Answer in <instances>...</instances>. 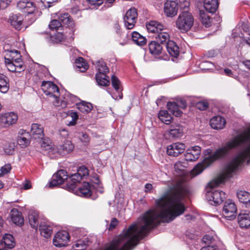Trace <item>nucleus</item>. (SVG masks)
Here are the masks:
<instances>
[{"label": "nucleus", "instance_id": "obj_1", "mask_svg": "<svg viewBox=\"0 0 250 250\" xmlns=\"http://www.w3.org/2000/svg\"><path fill=\"white\" fill-rule=\"evenodd\" d=\"M155 203L156 209L146 211L140 220L115 238L104 250H131L161 222L168 223V190Z\"/></svg>", "mask_w": 250, "mask_h": 250}, {"label": "nucleus", "instance_id": "obj_2", "mask_svg": "<svg viewBox=\"0 0 250 250\" xmlns=\"http://www.w3.org/2000/svg\"><path fill=\"white\" fill-rule=\"evenodd\" d=\"M240 145L246 146L245 149L226 166L224 171L219 177L210 181L208 184L210 188L217 187L227 179L235 174L238 167L244 162L250 164V127L228 141L213 154L205 157L203 161L198 164L191 171V175L194 177L200 174L216 160L226 156L231 150Z\"/></svg>", "mask_w": 250, "mask_h": 250}, {"label": "nucleus", "instance_id": "obj_3", "mask_svg": "<svg viewBox=\"0 0 250 250\" xmlns=\"http://www.w3.org/2000/svg\"><path fill=\"white\" fill-rule=\"evenodd\" d=\"M194 18L188 10H183L179 15L176 21V27L182 32L190 29L193 25Z\"/></svg>", "mask_w": 250, "mask_h": 250}, {"label": "nucleus", "instance_id": "obj_4", "mask_svg": "<svg viewBox=\"0 0 250 250\" xmlns=\"http://www.w3.org/2000/svg\"><path fill=\"white\" fill-rule=\"evenodd\" d=\"M42 89L43 92L50 97H53L55 99L54 104L55 106H63L65 105V103L62 101L60 103L59 99L60 97V91L58 87L52 82L47 81L42 82Z\"/></svg>", "mask_w": 250, "mask_h": 250}, {"label": "nucleus", "instance_id": "obj_5", "mask_svg": "<svg viewBox=\"0 0 250 250\" xmlns=\"http://www.w3.org/2000/svg\"><path fill=\"white\" fill-rule=\"evenodd\" d=\"M96 68L98 73L96 74V80L98 85L101 86H107L110 83L109 78L106 75L109 72V69L106 63L103 61L96 62Z\"/></svg>", "mask_w": 250, "mask_h": 250}, {"label": "nucleus", "instance_id": "obj_6", "mask_svg": "<svg viewBox=\"0 0 250 250\" xmlns=\"http://www.w3.org/2000/svg\"><path fill=\"white\" fill-rule=\"evenodd\" d=\"M59 20H53L51 21L49 26L52 30H58L62 25H66L69 28L73 29L75 26L74 21L70 18L68 14H61L59 17Z\"/></svg>", "mask_w": 250, "mask_h": 250}, {"label": "nucleus", "instance_id": "obj_7", "mask_svg": "<svg viewBox=\"0 0 250 250\" xmlns=\"http://www.w3.org/2000/svg\"><path fill=\"white\" fill-rule=\"evenodd\" d=\"M206 197L209 201L212 202L211 205L215 206L222 203L226 198L225 192L219 190L208 191Z\"/></svg>", "mask_w": 250, "mask_h": 250}, {"label": "nucleus", "instance_id": "obj_8", "mask_svg": "<svg viewBox=\"0 0 250 250\" xmlns=\"http://www.w3.org/2000/svg\"><path fill=\"white\" fill-rule=\"evenodd\" d=\"M223 214L229 220L235 218L237 214V208L235 203L231 200L226 201L223 207Z\"/></svg>", "mask_w": 250, "mask_h": 250}, {"label": "nucleus", "instance_id": "obj_9", "mask_svg": "<svg viewBox=\"0 0 250 250\" xmlns=\"http://www.w3.org/2000/svg\"><path fill=\"white\" fill-rule=\"evenodd\" d=\"M138 16L137 10L135 8H131L127 11L124 17L125 25L127 29H132L135 25Z\"/></svg>", "mask_w": 250, "mask_h": 250}, {"label": "nucleus", "instance_id": "obj_10", "mask_svg": "<svg viewBox=\"0 0 250 250\" xmlns=\"http://www.w3.org/2000/svg\"><path fill=\"white\" fill-rule=\"evenodd\" d=\"M69 241V235L66 231L58 232L54 236L53 242L57 247H64Z\"/></svg>", "mask_w": 250, "mask_h": 250}, {"label": "nucleus", "instance_id": "obj_11", "mask_svg": "<svg viewBox=\"0 0 250 250\" xmlns=\"http://www.w3.org/2000/svg\"><path fill=\"white\" fill-rule=\"evenodd\" d=\"M18 120V115L14 112H8L2 114L0 117V124L7 127L15 124Z\"/></svg>", "mask_w": 250, "mask_h": 250}, {"label": "nucleus", "instance_id": "obj_12", "mask_svg": "<svg viewBox=\"0 0 250 250\" xmlns=\"http://www.w3.org/2000/svg\"><path fill=\"white\" fill-rule=\"evenodd\" d=\"M178 3L176 0H167L165 3L164 13L167 17H173L177 14Z\"/></svg>", "mask_w": 250, "mask_h": 250}, {"label": "nucleus", "instance_id": "obj_13", "mask_svg": "<svg viewBox=\"0 0 250 250\" xmlns=\"http://www.w3.org/2000/svg\"><path fill=\"white\" fill-rule=\"evenodd\" d=\"M66 174L67 172L64 170L61 169L58 171L53 175L52 180L49 183V187L52 188L63 183L68 178Z\"/></svg>", "mask_w": 250, "mask_h": 250}, {"label": "nucleus", "instance_id": "obj_14", "mask_svg": "<svg viewBox=\"0 0 250 250\" xmlns=\"http://www.w3.org/2000/svg\"><path fill=\"white\" fill-rule=\"evenodd\" d=\"M186 146L184 144L176 143L167 146V154L171 156L177 157L182 153L185 150Z\"/></svg>", "mask_w": 250, "mask_h": 250}, {"label": "nucleus", "instance_id": "obj_15", "mask_svg": "<svg viewBox=\"0 0 250 250\" xmlns=\"http://www.w3.org/2000/svg\"><path fill=\"white\" fill-rule=\"evenodd\" d=\"M14 237L9 234H5L0 241V250H7L11 249L15 246Z\"/></svg>", "mask_w": 250, "mask_h": 250}, {"label": "nucleus", "instance_id": "obj_16", "mask_svg": "<svg viewBox=\"0 0 250 250\" xmlns=\"http://www.w3.org/2000/svg\"><path fill=\"white\" fill-rule=\"evenodd\" d=\"M238 223L242 228L250 227V213L248 210H243L239 214Z\"/></svg>", "mask_w": 250, "mask_h": 250}, {"label": "nucleus", "instance_id": "obj_17", "mask_svg": "<svg viewBox=\"0 0 250 250\" xmlns=\"http://www.w3.org/2000/svg\"><path fill=\"white\" fill-rule=\"evenodd\" d=\"M8 21L16 30H20L23 27V17L21 15L12 14L10 16Z\"/></svg>", "mask_w": 250, "mask_h": 250}, {"label": "nucleus", "instance_id": "obj_18", "mask_svg": "<svg viewBox=\"0 0 250 250\" xmlns=\"http://www.w3.org/2000/svg\"><path fill=\"white\" fill-rule=\"evenodd\" d=\"M201 154V147L195 146L187 150L185 159L187 161H193L197 160Z\"/></svg>", "mask_w": 250, "mask_h": 250}, {"label": "nucleus", "instance_id": "obj_19", "mask_svg": "<svg viewBox=\"0 0 250 250\" xmlns=\"http://www.w3.org/2000/svg\"><path fill=\"white\" fill-rule=\"evenodd\" d=\"M146 25L149 33H154L156 35L164 29V26L162 24L155 21L147 22Z\"/></svg>", "mask_w": 250, "mask_h": 250}, {"label": "nucleus", "instance_id": "obj_20", "mask_svg": "<svg viewBox=\"0 0 250 250\" xmlns=\"http://www.w3.org/2000/svg\"><path fill=\"white\" fill-rule=\"evenodd\" d=\"M56 148H57V151H55V154L58 153L59 155L65 154L73 150L74 146L70 141L65 140L63 144L60 146L59 148L56 147Z\"/></svg>", "mask_w": 250, "mask_h": 250}, {"label": "nucleus", "instance_id": "obj_21", "mask_svg": "<svg viewBox=\"0 0 250 250\" xmlns=\"http://www.w3.org/2000/svg\"><path fill=\"white\" fill-rule=\"evenodd\" d=\"M225 125V119L220 116H215L210 120V126L215 129H221L224 128Z\"/></svg>", "mask_w": 250, "mask_h": 250}, {"label": "nucleus", "instance_id": "obj_22", "mask_svg": "<svg viewBox=\"0 0 250 250\" xmlns=\"http://www.w3.org/2000/svg\"><path fill=\"white\" fill-rule=\"evenodd\" d=\"M82 178L77 173L72 174L67 184V188L69 191H74L76 188V185L80 183Z\"/></svg>", "mask_w": 250, "mask_h": 250}, {"label": "nucleus", "instance_id": "obj_23", "mask_svg": "<svg viewBox=\"0 0 250 250\" xmlns=\"http://www.w3.org/2000/svg\"><path fill=\"white\" fill-rule=\"evenodd\" d=\"M78 195L83 197H88L91 195V189L90 184L87 182H84L82 186L76 190Z\"/></svg>", "mask_w": 250, "mask_h": 250}, {"label": "nucleus", "instance_id": "obj_24", "mask_svg": "<svg viewBox=\"0 0 250 250\" xmlns=\"http://www.w3.org/2000/svg\"><path fill=\"white\" fill-rule=\"evenodd\" d=\"M11 218L12 222L19 226L22 225L24 223L23 218L21 214L17 209L13 208L10 212Z\"/></svg>", "mask_w": 250, "mask_h": 250}, {"label": "nucleus", "instance_id": "obj_25", "mask_svg": "<svg viewBox=\"0 0 250 250\" xmlns=\"http://www.w3.org/2000/svg\"><path fill=\"white\" fill-rule=\"evenodd\" d=\"M31 133L35 139H42L44 136L43 129L41 125L33 124L31 126Z\"/></svg>", "mask_w": 250, "mask_h": 250}, {"label": "nucleus", "instance_id": "obj_26", "mask_svg": "<svg viewBox=\"0 0 250 250\" xmlns=\"http://www.w3.org/2000/svg\"><path fill=\"white\" fill-rule=\"evenodd\" d=\"M41 139V146L46 150L48 151V154L50 156L51 155L55 154V151H57L56 147H52L50 140L48 138H44Z\"/></svg>", "mask_w": 250, "mask_h": 250}, {"label": "nucleus", "instance_id": "obj_27", "mask_svg": "<svg viewBox=\"0 0 250 250\" xmlns=\"http://www.w3.org/2000/svg\"><path fill=\"white\" fill-rule=\"evenodd\" d=\"M237 196L239 201L246 205L250 207V193L247 191L240 190L237 191Z\"/></svg>", "mask_w": 250, "mask_h": 250}, {"label": "nucleus", "instance_id": "obj_28", "mask_svg": "<svg viewBox=\"0 0 250 250\" xmlns=\"http://www.w3.org/2000/svg\"><path fill=\"white\" fill-rule=\"evenodd\" d=\"M217 0H204V7L209 13H214L218 8Z\"/></svg>", "mask_w": 250, "mask_h": 250}, {"label": "nucleus", "instance_id": "obj_29", "mask_svg": "<svg viewBox=\"0 0 250 250\" xmlns=\"http://www.w3.org/2000/svg\"><path fill=\"white\" fill-rule=\"evenodd\" d=\"M166 46L168 53L174 57H177L179 53V47L172 41L167 42Z\"/></svg>", "mask_w": 250, "mask_h": 250}, {"label": "nucleus", "instance_id": "obj_30", "mask_svg": "<svg viewBox=\"0 0 250 250\" xmlns=\"http://www.w3.org/2000/svg\"><path fill=\"white\" fill-rule=\"evenodd\" d=\"M156 41L161 44H167V42H170V36L168 32L161 31L159 32L155 35Z\"/></svg>", "mask_w": 250, "mask_h": 250}, {"label": "nucleus", "instance_id": "obj_31", "mask_svg": "<svg viewBox=\"0 0 250 250\" xmlns=\"http://www.w3.org/2000/svg\"><path fill=\"white\" fill-rule=\"evenodd\" d=\"M163 47L156 41H152L149 44V50L153 55H158L162 53Z\"/></svg>", "mask_w": 250, "mask_h": 250}, {"label": "nucleus", "instance_id": "obj_32", "mask_svg": "<svg viewBox=\"0 0 250 250\" xmlns=\"http://www.w3.org/2000/svg\"><path fill=\"white\" fill-rule=\"evenodd\" d=\"M28 220L31 227L37 230L39 225L38 213L35 211H30Z\"/></svg>", "mask_w": 250, "mask_h": 250}, {"label": "nucleus", "instance_id": "obj_33", "mask_svg": "<svg viewBox=\"0 0 250 250\" xmlns=\"http://www.w3.org/2000/svg\"><path fill=\"white\" fill-rule=\"evenodd\" d=\"M170 136L173 138H178L181 137L183 133V128L179 125H171L169 130Z\"/></svg>", "mask_w": 250, "mask_h": 250}, {"label": "nucleus", "instance_id": "obj_34", "mask_svg": "<svg viewBox=\"0 0 250 250\" xmlns=\"http://www.w3.org/2000/svg\"><path fill=\"white\" fill-rule=\"evenodd\" d=\"M111 83L113 87L119 94L118 97L119 99H122L123 97V94L120 92V91L122 90L121 83L118 78L114 75H113L111 77Z\"/></svg>", "mask_w": 250, "mask_h": 250}, {"label": "nucleus", "instance_id": "obj_35", "mask_svg": "<svg viewBox=\"0 0 250 250\" xmlns=\"http://www.w3.org/2000/svg\"><path fill=\"white\" fill-rule=\"evenodd\" d=\"M77 108L82 113L87 114L91 111L93 106L90 103L83 101L76 104Z\"/></svg>", "mask_w": 250, "mask_h": 250}, {"label": "nucleus", "instance_id": "obj_36", "mask_svg": "<svg viewBox=\"0 0 250 250\" xmlns=\"http://www.w3.org/2000/svg\"><path fill=\"white\" fill-rule=\"evenodd\" d=\"M167 106L169 111L174 116L179 117L181 115L182 112L179 110V106L175 102H169L167 104Z\"/></svg>", "mask_w": 250, "mask_h": 250}, {"label": "nucleus", "instance_id": "obj_37", "mask_svg": "<svg viewBox=\"0 0 250 250\" xmlns=\"http://www.w3.org/2000/svg\"><path fill=\"white\" fill-rule=\"evenodd\" d=\"M132 39L134 43L140 46L146 43V39L137 32H133L132 34Z\"/></svg>", "mask_w": 250, "mask_h": 250}, {"label": "nucleus", "instance_id": "obj_38", "mask_svg": "<svg viewBox=\"0 0 250 250\" xmlns=\"http://www.w3.org/2000/svg\"><path fill=\"white\" fill-rule=\"evenodd\" d=\"M39 229L42 235L45 238H49L52 233V228L45 224H41Z\"/></svg>", "mask_w": 250, "mask_h": 250}, {"label": "nucleus", "instance_id": "obj_39", "mask_svg": "<svg viewBox=\"0 0 250 250\" xmlns=\"http://www.w3.org/2000/svg\"><path fill=\"white\" fill-rule=\"evenodd\" d=\"M8 79L4 75L0 74V92L6 93L9 89Z\"/></svg>", "mask_w": 250, "mask_h": 250}, {"label": "nucleus", "instance_id": "obj_40", "mask_svg": "<svg viewBox=\"0 0 250 250\" xmlns=\"http://www.w3.org/2000/svg\"><path fill=\"white\" fill-rule=\"evenodd\" d=\"M159 118L160 120L166 125H169L171 123L172 117L167 110H161L159 113Z\"/></svg>", "mask_w": 250, "mask_h": 250}, {"label": "nucleus", "instance_id": "obj_41", "mask_svg": "<svg viewBox=\"0 0 250 250\" xmlns=\"http://www.w3.org/2000/svg\"><path fill=\"white\" fill-rule=\"evenodd\" d=\"M75 63L76 67L81 72H84L88 68V65L83 58L79 57L76 59Z\"/></svg>", "mask_w": 250, "mask_h": 250}, {"label": "nucleus", "instance_id": "obj_42", "mask_svg": "<svg viewBox=\"0 0 250 250\" xmlns=\"http://www.w3.org/2000/svg\"><path fill=\"white\" fill-rule=\"evenodd\" d=\"M28 136L27 133H25L23 135L18 136L17 143L22 147H26L29 144L30 142L27 138Z\"/></svg>", "mask_w": 250, "mask_h": 250}, {"label": "nucleus", "instance_id": "obj_43", "mask_svg": "<svg viewBox=\"0 0 250 250\" xmlns=\"http://www.w3.org/2000/svg\"><path fill=\"white\" fill-rule=\"evenodd\" d=\"M200 18L203 24L206 27L210 25V19L208 16L207 15L203 10H200Z\"/></svg>", "mask_w": 250, "mask_h": 250}, {"label": "nucleus", "instance_id": "obj_44", "mask_svg": "<svg viewBox=\"0 0 250 250\" xmlns=\"http://www.w3.org/2000/svg\"><path fill=\"white\" fill-rule=\"evenodd\" d=\"M7 47V45H5L4 46V50L7 52V53L6 54V56L7 57H10L13 61L15 58H16V57H17L18 54H20V52L16 50H9Z\"/></svg>", "mask_w": 250, "mask_h": 250}, {"label": "nucleus", "instance_id": "obj_45", "mask_svg": "<svg viewBox=\"0 0 250 250\" xmlns=\"http://www.w3.org/2000/svg\"><path fill=\"white\" fill-rule=\"evenodd\" d=\"M35 10V7L34 3L31 1H28L23 12L27 13L28 14V16H29L30 15L33 14Z\"/></svg>", "mask_w": 250, "mask_h": 250}, {"label": "nucleus", "instance_id": "obj_46", "mask_svg": "<svg viewBox=\"0 0 250 250\" xmlns=\"http://www.w3.org/2000/svg\"><path fill=\"white\" fill-rule=\"evenodd\" d=\"M86 246L87 244L83 241L78 240L73 246V249L74 250H84L86 249Z\"/></svg>", "mask_w": 250, "mask_h": 250}, {"label": "nucleus", "instance_id": "obj_47", "mask_svg": "<svg viewBox=\"0 0 250 250\" xmlns=\"http://www.w3.org/2000/svg\"><path fill=\"white\" fill-rule=\"evenodd\" d=\"M92 8H95L102 5L104 0H86Z\"/></svg>", "mask_w": 250, "mask_h": 250}, {"label": "nucleus", "instance_id": "obj_48", "mask_svg": "<svg viewBox=\"0 0 250 250\" xmlns=\"http://www.w3.org/2000/svg\"><path fill=\"white\" fill-rule=\"evenodd\" d=\"M179 1L180 8L184 10H188L190 5L189 0H179Z\"/></svg>", "mask_w": 250, "mask_h": 250}, {"label": "nucleus", "instance_id": "obj_49", "mask_svg": "<svg viewBox=\"0 0 250 250\" xmlns=\"http://www.w3.org/2000/svg\"><path fill=\"white\" fill-rule=\"evenodd\" d=\"M77 173L81 176L82 178H83L88 175V170L84 166L81 167L78 169Z\"/></svg>", "mask_w": 250, "mask_h": 250}, {"label": "nucleus", "instance_id": "obj_50", "mask_svg": "<svg viewBox=\"0 0 250 250\" xmlns=\"http://www.w3.org/2000/svg\"><path fill=\"white\" fill-rule=\"evenodd\" d=\"M185 163L179 161L175 163L174 165V169L177 171H183L186 167L184 165Z\"/></svg>", "mask_w": 250, "mask_h": 250}, {"label": "nucleus", "instance_id": "obj_51", "mask_svg": "<svg viewBox=\"0 0 250 250\" xmlns=\"http://www.w3.org/2000/svg\"><path fill=\"white\" fill-rule=\"evenodd\" d=\"M196 106L200 110H204L208 108V104L206 102H199L196 104Z\"/></svg>", "mask_w": 250, "mask_h": 250}, {"label": "nucleus", "instance_id": "obj_52", "mask_svg": "<svg viewBox=\"0 0 250 250\" xmlns=\"http://www.w3.org/2000/svg\"><path fill=\"white\" fill-rule=\"evenodd\" d=\"M213 66V64L209 62H204L200 63V66L203 69H211V66Z\"/></svg>", "mask_w": 250, "mask_h": 250}, {"label": "nucleus", "instance_id": "obj_53", "mask_svg": "<svg viewBox=\"0 0 250 250\" xmlns=\"http://www.w3.org/2000/svg\"><path fill=\"white\" fill-rule=\"evenodd\" d=\"M79 137L80 138V139L81 140V141L83 142H84L85 143H88L90 140L89 137L88 136V135L87 134H86L84 132H83L80 133Z\"/></svg>", "mask_w": 250, "mask_h": 250}, {"label": "nucleus", "instance_id": "obj_54", "mask_svg": "<svg viewBox=\"0 0 250 250\" xmlns=\"http://www.w3.org/2000/svg\"><path fill=\"white\" fill-rule=\"evenodd\" d=\"M11 167L10 164L5 165L2 167L0 169L1 173L2 175L8 173L11 170Z\"/></svg>", "mask_w": 250, "mask_h": 250}, {"label": "nucleus", "instance_id": "obj_55", "mask_svg": "<svg viewBox=\"0 0 250 250\" xmlns=\"http://www.w3.org/2000/svg\"><path fill=\"white\" fill-rule=\"evenodd\" d=\"M118 221L116 218H112L109 226V230H112L115 227L118 225Z\"/></svg>", "mask_w": 250, "mask_h": 250}, {"label": "nucleus", "instance_id": "obj_56", "mask_svg": "<svg viewBox=\"0 0 250 250\" xmlns=\"http://www.w3.org/2000/svg\"><path fill=\"white\" fill-rule=\"evenodd\" d=\"M54 36L57 42H62L66 38V36L60 32H58Z\"/></svg>", "mask_w": 250, "mask_h": 250}, {"label": "nucleus", "instance_id": "obj_57", "mask_svg": "<svg viewBox=\"0 0 250 250\" xmlns=\"http://www.w3.org/2000/svg\"><path fill=\"white\" fill-rule=\"evenodd\" d=\"M11 1V0H0V8L1 9L6 8Z\"/></svg>", "mask_w": 250, "mask_h": 250}, {"label": "nucleus", "instance_id": "obj_58", "mask_svg": "<svg viewBox=\"0 0 250 250\" xmlns=\"http://www.w3.org/2000/svg\"><path fill=\"white\" fill-rule=\"evenodd\" d=\"M15 66V68L17 69V72H20L23 71L25 67L23 65V62L14 63Z\"/></svg>", "mask_w": 250, "mask_h": 250}, {"label": "nucleus", "instance_id": "obj_59", "mask_svg": "<svg viewBox=\"0 0 250 250\" xmlns=\"http://www.w3.org/2000/svg\"><path fill=\"white\" fill-rule=\"evenodd\" d=\"M27 2H28L27 1H19L17 3L18 8L23 12L24 10H25V8L26 5H27Z\"/></svg>", "mask_w": 250, "mask_h": 250}, {"label": "nucleus", "instance_id": "obj_60", "mask_svg": "<svg viewBox=\"0 0 250 250\" xmlns=\"http://www.w3.org/2000/svg\"><path fill=\"white\" fill-rule=\"evenodd\" d=\"M212 239V237L209 235H205L203 236L202 241L204 243L208 245L211 242Z\"/></svg>", "mask_w": 250, "mask_h": 250}, {"label": "nucleus", "instance_id": "obj_61", "mask_svg": "<svg viewBox=\"0 0 250 250\" xmlns=\"http://www.w3.org/2000/svg\"><path fill=\"white\" fill-rule=\"evenodd\" d=\"M224 73L225 74L229 77H232V78H235V76L234 75L232 71L228 68L225 69H224Z\"/></svg>", "mask_w": 250, "mask_h": 250}, {"label": "nucleus", "instance_id": "obj_62", "mask_svg": "<svg viewBox=\"0 0 250 250\" xmlns=\"http://www.w3.org/2000/svg\"><path fill=\"white\" fill-rule=\"evenodd\" d=\"M244 31L248 33L250 35V22H249L247 24H244L243 26Z\"/></svg>", "mask_w": 250, "mask_h": 250}, {"label": "nucleus", "instance_id": "obj_63", "mask_svg": "<svg viewBox=\"0 0 250 250\" xmlns=\"http://www.w3.org/2000/svg\"><path fill=\"white\" fill-rule=\"evenodd\" d=\"M7 67L9 71H10L11 72H17V69L15 68V66L14 62H13L12 63H10L9 64H8V66Z\"/></svg>", "mask_w": 250, "mask_h": 250}, {"label": "nucleus", "instance_id": "obj_64", "mask_svg": "<svg viewBox=\"0 0 250 250\" xmlns=\"http://www.w3.org/2000/svg\"><path fill=\"white\" fill-rule=\"evenodd\" d=\"M23 188L28 189L31 188V183L29 181L26 180L24 183H23Z\"/></svg>", "mask_w": 250, "mask_h": 250}]
</instances>
